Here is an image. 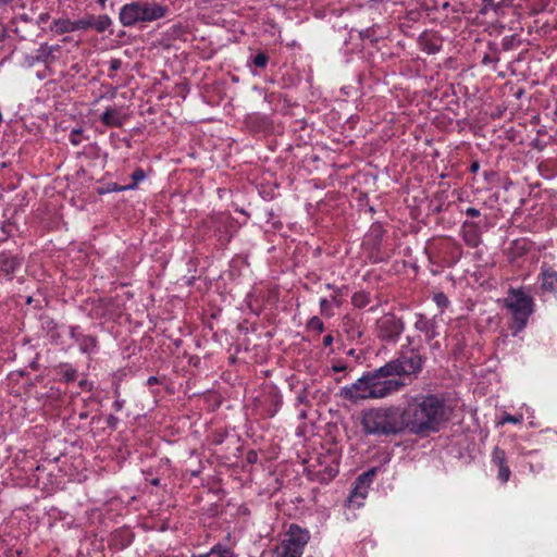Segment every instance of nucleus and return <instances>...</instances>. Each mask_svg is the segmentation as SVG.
Masks as SVG:
<instances>
[{
  "mask_svg": "<svg viewBox=\"0 0 557 557\" xmlns=\"http://www.w3.org/2000/svg\"><path fill=\"white\" fill-rule=\"evenodd\" d=\"M297 401L299 404H308V389L304 388L302 392L297 396Z\"/></svg>",
  "mask_w": 557,
  "mask_h": 557,
  "instance_id": "33",
  "label": "nucleus"
},
{
  "mask_svg": "<svg viewBox=\"0 0 557 557\" xmlns=\"http://www.w3.org/2000/svg\"><path fill=\"white\" fill-rule=\"evenodd\" d=\"M101 122L107 126L121 127L123 120L115 109H107L100 116Z\"/></svg>",
  "mask_w": 557,
  "mask_h": 557,
  "instance_id": "18",
  "label": "nucleus"
},
{
  "mask_svg": "<svg viewBox=\"0 0 557 557\" xmlns=\"http://www.w3.org/2000/svg\"><path fill=\"white\" fill-rule=\"evenodd\" d=\"M433 347H434V348H437V347H438V343H435V344L433 345Z\"/></svg>",
  "mask_w": 557,
  "mask_h": 557,
  "instance_id": "60",
  "label": "nucleus"
},
{
  "mask_svg": "<svg viewBox=\"0 0 557 557\" xmlns=\"http://www.w3.org/2000/svg\"><path fill=\"white\" fill-rule=\"evenodd\" d=\"M370 384V374L367 372L352 384L344 386L341 389V396L352 403L363 399H374Z\"/></svg>",
  "mask_w": 557,
  "mask_h": 557,
  "instance_id": "8",
  "label": "nucleus"
},
{
  "mask_svg": "<svg viewBox=\"0 0 557 557\" xmlns=\"http://www.w3.org/2000/svg\"><path fill=\"white\" fill-rule=\"evenodd\" d=\"M78 417H79L81 420L87 419L88 412H86V411L85 412H81Z\"/></svg>",
  "mask_w": 557,
  "mask_h": 557,
  "instance_id": "47",
  "label": "nucleus"
},
{
  "mask_svg": "<svg viewBox=\"0 0 557 557\" xmlns=\"http://www.w3.org/2000/svg\"><path fill=\"white\" fill-rule=\"evenodd\" d=\"M422 50L429 54H434L440 51L441 42L437 38L424 35L420 38Z\"/></svg>",
  "mask_w": 557,
  "mask_h": 557,
  "instance_id": "19",
  "label": "nucleus"
},
{
  "mask_svg": "<svg viewBox=\"0 0 557 557\" xmlns=\"http://www.w3.org/2000/svg\"><path fill=\"white\" fill-rule=\"evenodd\" d=\"M541 289L557 295V272L552 269H542L540 274Z\"/></svg>",
  "mask_w": 557,
  "mask_h": 557,
  "instance_id": "14",
  "label": "nucleus"
},
{
  "mask_svg": "<svg viewBox=\"0 0 557 557\" xmlns=\"http://www.w3.org/2000/svg\"><path fill=\"white\" fill-rule=\"evenodd\" d=\"M369 487L358 482L355 483V487L349 495V503L357 507H360L363 503V499L367 497Z\"/></svg>",
  "mask_w": 557,
  "mask_h": 557,
  "instance_id": "17",
  "label": "nucleus"
},
{
  "mask_svg": "<svg viewBox=\"0 0 557 557\" xmlns=\"http://www.w3.org/2000/svg\"><path fill=\"white\" fill-rule=\"evenodd\" d=\"M77 344L83 352H91L97 346V339L91 335H78Z\"/></svg>",
  "mask_w": 557,
  "mask_h": 557,
  "instance_id": "21",
  "label": "nucleus"
},
{
  "mask_svg": "<svg viewBox=\"0 0 557 557\" xmlns=\"http://www.w3.org/2000/svg\"><path fill=\"white\" fill-rule=\"evenodd\" d=\"M124 401L123 400H115L113 403V407L115 411H120L123 408Z\"/></svg>",
  "mask_w": 557,
  "mask_h": 557,
  "instance_id": "40",
  "label": "nucleus"
},
{
  "mask_svg": "<svg viewBox=\"0 0 557 557\" xmlns=\"http://www.w3.org/2000/svg\"><path fill=\"white\" fill-rule=\"evenodd\" d=\"M191 557H211V554H210V552L207 554H199V555L194 554Z\"/></svg>",
  "mask_w": 557,
  "mask_h": 557,
  "instance_id": "46",
  "label": "nucleus"
},
{
  "mask_svg": "<svg viewBox=\"0 0 557 557\" xmlns=\"http://www.w3.org/2000/svg\"><path fill=\"white\" fill-rule=\"evenodd\" d=\"M116 423H117V418L116 417H114L112 414L108 417V425L110 428H115Z\"/></svg>",
  "mask_w": 557,
  "mask_h": 557,
  "instance_id": "38",
  "label": "nucleus"
},
{
  "mask_svg": "<svg viewBox=\"0 0 557 557\" xmlns=\"http://www.w3.org/2000/svg\"><path fill=\"white\" fill-rule=\"evenodd\" d=\"M74 21H70L67 18H59L55 20L51 26V30L57 34L72 33L75 32Z\"/></svg>",
  "mask_w": 557,
  "mask_h": 557,
  "instance_id": "20",
  "label": "nucleus"
},
{
  "mask_svg": "<svg viewBox=\"0 0 557 557\" xmlns=\"http://www.w3.org/2000/svg\"><path fill=\"white\" fill-rule=\"evenodd\" d=\"M166 7L153 2L134 1L122 7L119 18L123 26L129 27L139 22H152L165 16Z\"/></svg>",
  "mask_w": 557,
  "mask_h": 557,
  "instance_id": "4",
  "label": "nucleus"
},
{
  "mask_svg": "<svg viewBox=\"0 0 557 557\" xmlns=\"http://www.w3.org/2000/svg\"><path fill=\"white\" fill-rule=\"evenodd\" d=\"M86 382L85 381H82L81 382V386H85Z\"/></svg>",
  "mask_w": 557,
  "mask_h": 557,
  "instance_id": "59",
  "label": "nucleus"
},
{
  "mask_svg": "<svg viewBox=\"0 0 557 557\" xmlns=\"http://www.w3.org/2000/svg\"><path fill=\"white\" fill-rule=\"evenodd\" d=\"M307 417H308V413H307L306 409L299 410V418L300 419H306Z\"/></svg>",
  "mask_w": 557,
  "mask_h": 557,
  "instance_id": "43",
  "label": "nucleus"
},
{
  "mask_svg": "<svg viewBox=\"0 0 557 557\" xmlns=\"http://www.w3.org/2000/svg\"><path fill=\"white\" fill-rule=\"evenodd\" d=\"M211 555H218V557H236L234 552L231 550L228 547H224L221 544L214 545L210 549Z\"/></svg>",
  "mask_w": 557,
  "mask_h": 557,
  "instance_id": "27",
  "label": "nucleus"
},
{
  "mask_svg": "<svg viewBox=\"0 0 557 557\" xmlns=\"http://www.w3.org/2000/svg\"><path fill=\"white\" fill-rule=\"evenodd\" d=\"M314 326H315V332L319 331L321 333L323 331V323L321 321H319L318 318H315Z\"/></svg>",
  "mask_w": 557,
  "mask_h": 557,
  "instance_id": "41",
  "label": "nucleus"
},
{
  "mask_svg": "<svg viewBox=\"0 0 557 557\" xmlns=\"http://www.w3.org/2000/svg\"><path fill=\"white\" fill-rule=\"evenodd\" d=\"M70 335L72 338H74L77 342V336L82 335L79 332H77V327H71Z\"/></svg>",
  "mask_w": 557,
  "mask_h": 557,
  "instance_id": "39",
  "label": "nucleus"
},
{
  "mask_svg": "<svg viewBox=\"0 0 557 557\" xmlns=\"http://www.w3.org/2000/svg\"><path fill=\"white\" fill-rule=\"evenodd\" d=\"M310 540V533L307 530H302L300 527L296 524H292L286 534V539L282 542V544L286 545L292 550L296 549L297 552L304 550V547Z\"/></svg>",
  "mask_w": 557,
  "mask_h": 557,
  "instance_id": "10",
  "label": "nucleus"
},
{
  "mask_svg": "<svg viewBox=\"0 0 557 557\" xmlns=\"http://www.w3.org/2000/svg\"><path fill=\"white\" fill-rule=\"evenodd\" d=\"M12 0H0V4H5L8 2H11Z\"/></svg>",
  "mask_w": 557,
  "mask_h": 557,
  "instance_id": "55",
  "label": "nucleus"
},
{
  "mask_svg": "<svg viewBox=\"0 0 557 557\" xmlns=\"http://www.w3.org/2000/svg\"><path fill=\"white\" fill-rule=\"evenodd\" d=\"M121 187H122V186H115V187H114V190L122 191V190L120 189Z\"/></svg>",
  "mask_w": 557,
  "mask_h": 557,
  "instance_id": "58",
  "label": "nucleus"
},
{
  "mask_svg": "<svg viewBox=\"0 0 557 557\" xmlns=\"http://www.w3.org/2000/svg\"><path fill=\"white\" fill-rule=\"evenodd\" d=\"M380 371L381 368L368 372V374H370V387L374 399L385 398L399 392L406 385L404 380Z\"/></svg>",
  "mask_w": 557,
  "mask_h": 557,
  "instance_id": "6",
  "label": "nucleus"
},
{
  "mask_svg": "<svg viewBox=\"0 0 557 557\" xmlns=\"http://www.w3.org/2000/svg\"><path fill=\"white\" fill-rule=\"evenodd\" d=\"M506 421L515 423V422H517V419L511 417V416H509V417L506 418Z\"/></svg>",
  "mask_w": 557,
  "mask_h": 557,
  "instance_id": "48",
  "label": "nucleus"
},
{
  "mask_svg": "<svg viewBox=\"0 0 557 557\" xmlns=\"http://www.w3.org/2000/svg\"><path fill=\"white\" fill-rule=\"evenodd\" d=\"M61 47L59 45L48 46L41 45L37 50L36 60L39 62L49 63L55 59L54 52L60 51Z\"/></svg>",
  "mask_w": 557,
  "mask_h": 557,
  "instance_id": "16",
  "label": "nucleus"
},
{
  "mask_svg": "<svg viewBox=\"0 0 557 557\" xmlns=\"http://www.w3.org/2000/svg\"><path fill=\"white\" fill-rule=\"evenodd\" d=\"M76 375H77V372L76 370L74 369H67L64 374H63V377H64V381L65 382H72L76 379Z\"/></svg>",
  "mask_w": 557,
  "mask_h": 557,
  "instance_id": "32",
  "label": "nucleus"
},
{
  "mask_svg": "<svg viewBox=\"0 0 557 557\" xmlns=\"http://www.w3.org/2000/svg\"><path fill=\"white\" fill-rule=\"evenodd\" d=\"M438 297L442 298V299H440V302H443V299H444V301H447V298H445V296L440 295Z\"/></svg>",
  "mask_w": 557,
  "mask_h": 557,
  "instance_id": "54",
  "label": "nucleus"
},
{
  "mask_svg": "<svg viewBox=\"0 0 557 557\" xmlns=\"http://www.w3.org/2000/svg\"><path fill=\"white\" fill-rule=\"evenodd\" d=\"M22 261L16 256L9 252H2L0 255V270L7 274H13L21 267Z\"/></svg>",
  "mask_w": 557,
  "mask_h": 557,
  "instance_id": "15",
  "label": "nucleus"
},
{
  "mask_svg": "<svg viewBox=\"0 0 557 557\" xmlns=\"http://www.w3.org/2000/svg\"><path fill=\"white\" fill-rule=\"evenodd\" d=\"M504 304L512 317L510 325L512 334L518 335L527 326L528 320L534 311V300L523 290L511 288Z\"/></svg>",
  "mask_w": 557,
  "mask_h": 557,
  "instance_id": "3",
  "label": "nucleus"
},
{
  "mask_svg": "<svg viewBox=\"0 0 557 557\" xmlns=\"http://www.w3.org/2000/svg\"><path fill=\"white\" fill-rule=\"evenodd\" d=\"M145 177H146V172L143 169L138 168L132 174L133 182L128 185L122 186L120 189L121 190L135 189L137 187L138 183L140 181L145 180Z\"/></svg>",
  "mask_w": 557,
  "mask_h": 557,
  "instance_id": "23",
  "label": "nucleus"
},
{
  "mask_svg": "<svg viewBox=\"0 0 557 557\" xmlns=\"http://www.w3.org/2000/svg\"><path fill=\"white\" fill-rule=\"evenodd\" d=\"M438 297L442 298V299H440V302H443V299H444V301H447V298H445V296L440 295Z\"/></svg>",
  "mask_w": 557,
  "mask_h": 557,
  "instance_id": "53",
  "label": "nucleus"
},
{
  "mask_svg": "<svg viewBox=\"0 0 557 557\" xmlns=\"http://www.w3.org/2000/svg\"><path fill=\"white\" fill-rule=\"evenodd\" d=\"M492 462L498 468V479L506 483L510 476V470L506 465V454L498 446L494 447L492 451Z\"/></svg>",
  "mask_w": 557,
  "mask_h": 557,
  "instance_id": "11",
  "label": "nucleus"
},
{
  "mask_svg": "<svg viewBox=\"0 0 557 557\" xmlns=\"http://www.w3.org/2000/svg\"><path fill=\"white\" fill-rule=\"evenodd\" d=\"M438 297L442 298V299H440V302H443V299H444V301H447V298H445V296L440 295Z\"/></svg>",
  "mask_w": 557,
  "mask_h": 557,
  "instance_id": "52",
  "label": "nucleus"
},
{
  "mask_svg": "<svg viewBox=\"0 0 557 557\" xmlns=\"http://www.w3.org/2000/svg\"><path fill=\"white\" fill-rule=\"evenodd\" d=\"M401 410L406 432L419 436L437 432L451 414L445 398L435 394L411 397Z\"/></svg>",
  "mask_w": 557,
  "mask_h": 557,
  "instance_id": "1",
  "label": "nucleus"
},
{
  "mask_svg": "<svg viewBox=\"0 0 557 557\" xmlns=\"http://www.w3.org/2000/svg\"><path fill=\"white\" fill-rule=\"evenodd\" d=\"M332 369L334 372H341L345 371L347 369V366L343 362H337L333 364Z\"/></svg>",
  "mask_w": 557,
  "mask_h": 557,
  "instance_id": "35",
  "label": "nucleus"
},
{
  "mask_svg": "<svg viewBox=\"0 0 557 557\" xmlns=\"http://www.w3.org/2000/svg\"><path fill=\"white\" fill-rule=\"evenodd\" d=\"M320 469L315 470V475L319 474V478L322 482H329L333 480L338 472V456L336 451L327 450V454L318 460V465Z\"/></svg>",
  "mask_w": 557,
  "mask_h": 557,
  "instance_id": "9",
  "label": "nucleus"
},
{
  "mask_svg": "<svg viewBox=\"0 0 557 557\" xmlns=\"http://www.w3.org/2000/svg\"><path fill=\"white\" fill-rule=\"evenodd\" d=\"M74 24L75 32L92 28L94 15H88L86 17L74 21Z\"/></svg>",
  "mask_w": 557,
  "mask_h": 557,
  "instance_id": "26",
  "label": "nucleus"
},
{
  "mask_svg": "<svg viewBox=\"0 0 557 557\" xmlns=\"http://www.w3.org/2000/svg\"><path fill=\"white\" fill-rule=\"evenodd\" d=\"M414 327L416 330L423 332L428 342L438 336L437 325L435 320H428L422 314L416 315Z\"/></svg>",
  "mask_w": 557,
  "mask_h": 557,
  "instance_id": "12",
  "label": "nucleus"
},
{
  "mask_svg": "<svg viewBox=\"0 0 557 557\" xmlns=\"http://www.w3.org/2000/svg\"><path fill=\"white\" fill-rule=\"evenodd\" d=\"M438 297L442 298V299H440V302H443V299H444V301H447V298H445V296L440 295Z\"/></svg>",
  "mask_w": 557,
  "mask_h": 557,
  "instance_id": "51",
  "label": "nucleus"
},
{
  "mask_svg": "<svg viewBox=\"0 0 557 557\" xmlns=\"http://www.w3.org/2000/svg\"><path fill=\"white\" fill-rule=\"evenodd\" d=\"M423 358L417 350H408L403 352L398 358L391 360L381 367L380 372L393 374L395 377L417 374L421 371Z\"/></svg>",
  "mask_w": 557,
  "mask_h": 557,
  "instance_id": "5",
  "label": "nucleus"
},
{
  "mask_svg": "<svg viewBox=\"0 0 557 557\" xmlns=\"http://www.w3.org/2000/svg\"><path fill=\"white\" fill-rule=\"evenodd\" d=\"M368 434L389 435L406 432L403 410L399 407H380L366 411L361 420Z\"/></svg>",
  "mask_w": 557,
  "mask_h": 557,
  "instance_id": "2",
  "label": "nucleus"
},
{
  "mask_svg": "<svg viewBox=\"0 0 557 557\" xmlns=\"http://www.w3.org/2000/svg\"><path fill=\"white\" fill-rule=\"evenodd\" d=\"M466 214H467L468 216L475 218V216H479V215H480V211H479L478 209H475V208H468V209L466 210Z\"/></svg>",
  "mask_w": 557,
  "mask_h": 557,
  "instance_id": "37",
  "label": "nucleus"
},
{
  "mask_svg": "<svg viewBox=\"0 0 557 557\" xmlns=\"http://www.w3.org/2000/svg\"><path fill=\"white\" fill-rule=\"evenodd\" d=\"M297 434H298V435H302V430H301V428H298V430H297Z\"/></svg>",
  "mask_w": 557,
  "mask_h": 557,
  "instance_id": "56",
  "label": "nucleus"
},
{
  "mask_svg": "<svg viewBox=\"0 0 557 557\" xmlns=\"http://www.w3.org/2000/svg\"><path fill=\"white\" fill-rule=\"evenodd\" d=\"M334 341V337L332 334H327L323 337V346L324 347H330L332 345Z\"/></svg>",
  "mask_w": 557,
  "mask_h": 557,
  "instance_id": "36",
  "label": "nucleus"
},
{
  "mask_svg": "<svg viewBox=\"0 0 557 557\" xmlns=\"http://www.w3.org/2000/svg\"><path fill=\"white\" fill-rule=\"evenodd\" d=\"M313 323V318H311L309 321H308V325L310 326L311 324Z\"/></svg>",
  "mask_w": 557,
  "mask_h": 557,
  "instance_id": "57",
  "label": "nucleus"
},
{
  "mask_svg": "<svg viewBox=\"0 0 557 557\" xmlns=\"http://www.w3.org/2000/svg\"><path fill=\"white\" fill-rule=\"evenodd\" d=\"M370 296L368 293L366 292H358V293H355L352 298H351V302L352 305L356 307V308H364L367 305L370 304Z\"/></svg>",
  "mask_w": 557,
  "mask_h": 557,
  "instance_id": "24",
  "label": "nucleus"
},
{
  "mask_svg": "<svg viewBox=\"0 0 557 557\" xmlns=\"http://www.w3.org/2000/svg\"><path fill=\"white\" fill-rule=\"evenodd\" d=\"M82 134V129L81 128H74L71 131V134H70V141L72 145L74 146H78L79 143H81V139H79V135Z\"/></svg>",
  "mask_w": 557,
  "mask_h": 557,
  "instance_id": "31",
  "label": "nucleus"
},
{
  "mask_svg": "<svg viewBox=\"0 0 557 557\" xmlns=\"http://www.w3.org/2000/svg\"><path fill=\"white\" fill-rule=\"evenodd\" d=\"M336 299L334 296L331 297V299L327 298H321L320 299V308L321 313L325 317H331L333 314V307Z\"/></svg>",
  "mask_w": 557,
  "mask_h": 557,
  "instance_id": "25",
  "label": "nucleus"
},
{
  "mask_svg": "<svg viewBox=\"0 0 557 557\" xmlns=\"http://www.w3.org/2000/svg\"><path fill=\"white\" fill-rule=\"evenodd\" d=\"M268 61H269V57L263 52L256 54L252 59V63L255 64V66L260 67V69L265 67L268 64Z\"/></svg>",
  "mask_w": 557,
  "mask_h": 557,
  "instance_id": "30",
  "label": "nucleus"
},
{
  "mask_svg": "<svg viewBox=\"0 0 557 557\" xmlns=\"http://www.w3.org/2000/svg\"><path fill=\"white\" fill-rule=\"evenodd\" d=\"M122 66V61L120 59H112L110 61V70L115 72L119 71Z\"/></svg>",
  "mask_w": 557,
  "mask_h": 557,
  "instance_id": "34",
  "label": "nucleus"
},
{
  "mask_svg": "<svg viewBox=\"0 0 557 557\" xmlns=\"http://www.w3.org/2000/svg\"><path fill=\"white\" fill-rule=\"evenodd\" d=\"M404 330V322L391 313L384 314L376 321V335L387 343L397 342Z\"/></svg>",
  "mask_w": 557,
  "mask_h": 557,
  "instance_id": "7",
  "label": "nucleus"
},
{
  "mask_svg": "<svg viewBox=\"0 0 557 557\" xmlns=\"http://www.w3.org/2000/svg\"><path fill=\"white\" fill-rule=\"evenodd\" d=\"M362 335V332L360 330H357L356 332H354L350 337L351 338H356V337H360Z\"/></svg>",
  "mask_w": 557,
  "mask_h": 557,
  "instance_id": "45",
  "label": "nucleus"
},
{
  "mask_svg": "<svg viewBox=\"0 0 557 557\" xmlns=\"http://www.w3.org/2000/svg\"><path fill=\"white\" fill-rule=\"evenodd\" d=\"M49 18V15L47 13H42L39 15V18H38V23L41 24V23H46Z\"/></svg>",
  "mask_w": 557,
  "mask_h": 557,
  "instance_id": "42",
  "label": "nucleus"
},
{
  "mask_svg": "<svg viewBox=\"0 0 557 557\" xmlns=\"http://www.w3.org/2000/svg\"><path fill=\"white\" fill-rule=\"evenodd\" d=\"M111 25V18L108 15H94L92 28L98 33H103Z\"/></svg>",
  "mask_w": 557,
  "mask_h": 557,
  "instance_id": "22",
  "label": "nucleus"
},
{
  "mask_svg": "<svg viewBox=\"0 0 557 557\" xmlns=\"http://www.w3.org/2000/svg\"><path fill=\"white\" fill-rule=\"evenodd\" d=\"M158 382V379L156 376H150L147 381L148 385H153Z\"/></svg>",
  "mask_w": 557,
  "mask_h": 557,
  "instance_id": "44",
  "label": "nucleus"
},
{
  "mask_svg": "<svg viewBox=\"0 0 557 557\" xmlns=\"http://www.w3.org/2000/svg\"><path fill=\"white\" fill-rule=\"evenodd\" d=\"M374 475H375V470L371 469V470L360 474L357 478L356 482L370 487V484L372 483Z\"/></svg>",
  "mask_w": 557,
  "mask_h": 557,
  "instance_id": "29",
  "label": "nucleus"
},
{
  "mask_svg": "<svg viewBox=\"0 0 557 557\" xmlns=\"http://www.w3.org/2000/svg\"><path fill=\"white\" fill-rule=\"evenodd\" d=\"M151 484L152 485H159L160 484V479L156 478L151 481Z\"/></svg>",
  "mask_w": 557,
  "mask_h": 557,
  "instance_id": "49",
  "label": "nucleus"
},
{
  "mask_svg": "<svg viewBox=\"0 0 557 557\" xmlns=\"http://www.w3.org/2000/svg\"><path fill=\"white\" fill-rule=\"evenodd\" d=\"M106 1H107V0H98V3H99L101 7H104Z\"/></svg>",
  "mask_w": 557,
  "mask_h": 557,
  "instance_id": "50",
  "label": "nucleus"
},
{
  "mask_svg": "<svg viewBox=\"0 0 557 557\" xmlns=\"http://www.w3.org/2000/svg\"><path fill=\"white\" fill-rule=\"evenodd\" d=\"M462 236L466 244L470 247H478L481 244V234L479 226L474 222L466 221L462 224Z\"/></svg>",
  "mask_w": 557,
  "mask_h": 557,
  "instance_id": "13",
  "label": "nucleus"
},
{
  "mask_svg": "<svg viewBox=\"0 0 557 557\" xmlns=\"http://www.w3.org/2000/svg\"><path fill=\"white\" fill-rule=\"evenodd\" d=\"M276 556L277 557H300L301 556V552H297L296 549L292 550L286 545L281 544L276 548Z\"/></svg>",
  "mask_w": 557,
  "mask_h": 557,
  "instance_id": "28",
  "label": "nucleus"
}]
</instances>
